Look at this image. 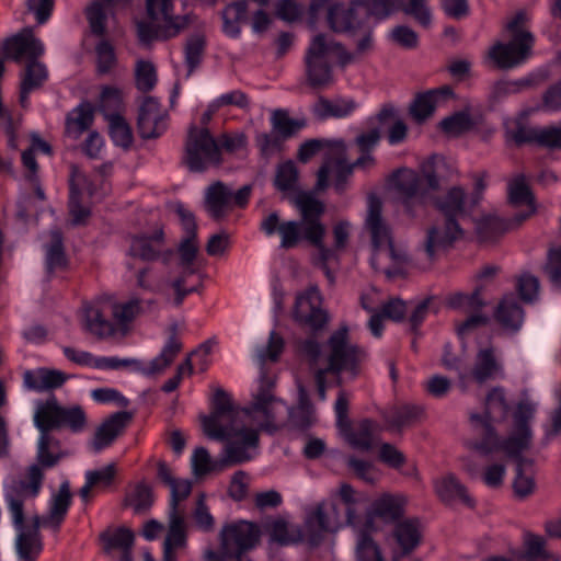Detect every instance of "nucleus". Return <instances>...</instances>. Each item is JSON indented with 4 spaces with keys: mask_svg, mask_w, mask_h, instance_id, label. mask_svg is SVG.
Returning a JSON list of instances; mask_svg holds the SVG:
<instances>
[{
    "mask_svg": "<svg viewBox=\"0 0 561 561\" xmlns=\"http://www.w3.org/2000/svg\"><path fill=\"white\" fill-rule=\"evenodd\" d=\"M485 192V184L482 180L474 183L473 192L468 196L460 186L450 187L444 195L434 197L430 203L445 217L444 227H432L427 231L424 242V253L428 260H434L436 255L450 247L454 241L459 239L462 230L458 220L460 218L471 217L476 222V232L481 241H488L491 234V219L488 215L480 219L476 218V213Z\"/></svg>",
    "mask_w": 561,
    "mask_h": 561,
    "instance_id": "nucleus-1",
    "label": "nucleus"
},
{
    "mask_svg": "<svg viewBox=\"0 0 561 561\" xmlns=\"http://www.w3.org/2000/svg\"><path fill=\"white\" fill-rule=\"evenodd\" d=\"M291 203L298 209L301 220L280 221L278 213L273 211L262 219L260 229L268 237L277 232L282 249L296 248L304 240L314 245L319 252L318 264L332 282L328 262L334 257V252L323 244L325 227L321 222L324 204L308 192H298Z\"/></svg>",
    "mask_w": 561,
    "mask_h": 561,
    "instance_id": "nucleus-2",
    "label": "nucleus"
},
{
    "mask_svg": "<svg viewBox=\"0 0 561 561\" xmlns=\"http://www.w3.org/2000/svg\"><path fill=\"white\" fill-rule=\"evenodd\" d=\"M282 404L272 393V382L265 378L261 380L259 391L249 409L234 408L229 394L222 389H217L211 414L203 417V428L209 438L221 442L231 434V431L238 430L237 424L248 420L260 430L273 433L279 428L276 415L277 405Z\"/></svg>",
    "mask_w": 561,
    "mask_h": 561,
    "instance_id": "nucleus-3",
    "label": "nucleus"
},
{
    "mask_svg": "<svg viewBox=\"0 0 561 561\" xmlns=\"http://www.w3.org/2000/svg\"><path fill=\"white\" fill-rule=\"evenodd\" d=\"M4 496L13 526L18 530L15 549L19 559L21 561H35L43 549L39 528L47 527L57 533L65 520L72 497L69 482H62L58 492L53 496L48 515L35 516L31 526L24 524V503L32 499L31 495L5 489Z\"/></svg>",
    "mask_w": 561,
    "mask_h": 561,
    "instance_id": "nucleus-4",
    "label": "nucleus"
},
{
    "mask_svg": "<svg viewBox=\"0 0 561 561\" xmlns=\"http://www.w3.org/2000/svg\"><path fill=\"white\" fill-rule=\"evenodd\" d=\"M537 411V403L520 400L512 412V425L507 436L497 437L493 433V457L503 455L515 462L513 491L517 499L524 500L535 491L533 461L523 457L533 442L531 422Z\"/></svg>",
    "mask_w": 561,
    "mask_h": 561,
    "instance_id": "nucleus-5",
    "label": "nucleus"
},
{
    "mask_svg": "<svg viewBox=\"0 0 561 561\" xmlns=\"http://www.w3.org/2000/svg\"><path fill=\"white\" fill-rule=\"evenodd\" d=\"M394 9L412 16L423 27L431 25L432 15L425 0H366L353 2L348 8L335 4L329 10L328 21L334 32H355L368 15L383 19Z\"/></svg>",
    "mask_w": 561,
    "mask_h": 561,
    "instance_id": "nucleus-6",
    "label": "nucleus"
},
{
    "mask_svg": "<svg viewBox=\"0 0 561 561\" xmlns=\"http://www.w3.org/2000/svg\"><path fill=\"white\" fill-rule=\"evenodd\" d=\"M142 311V300L139 298L118 301L114 296L104 294L83 305L84 328L100 340L124 337L130 331L131 322Z\"/></svg>",
    "mask_w": 561,
    "mask_h": 561,
    "instance_id": "nucleus-7",
    "label": "nucleus"
},
{
    "mask_svg": "<svg viewBox=\"0 0 561 561\" xmlns=\"http://www.w3.org/2000/svg\"><path fill=\"white\" fill-rule=\"evenodd\" d=\"M300 351L313 364L323 360L324 370L332 374L346 373L353 378L360 374L367 358L366 350L351 341L345 325L334 331L323 347L314 339H307L301 343Z\"/></svg>",
    "mask_w": 561,
    "mask_h": 561,
    "instance_id": "nucleus-8",
    "label": "nucleus"
},
{
    "mask_svg": "<svg viewBox=\"0 0 561 561\" xmlns=\"http://www.w3.org/2000/svg\"><path fill=\"white\" fill-rule=\"evenodd\" d=\"M34 425L39 432L36 462L30 465L21 477L13 479L5 488L7 490L21 492L24 495H31V497H36L41 492L44 470L54 468L67 455L53 430L41 426V423H34Z\"/></svg>",
    "mask_w": 561,
    "mask_h": 561,
    "instance_id": "nucleus-9",
    "label": "nucleus"
},
{
    "mask_svg": "<svg viewBox=\"0 0 561 561\" xmlns=\"http://www.w3.org/2000/svg\"><path fill=\"white\" fill-rule=\"evenodd\" d=\"M394 188L401 196L408 216L415 218L424 214L425 206L432 199V192L439 188L433 162L423 163L420 173L411 169L399 170L394 174Z\"/></svg>",
    "mask_w": 561,
    "mask_h": 561,
    "instance_id": "nucleus-10",
    "label": "nucleus"
},
{
    "mask_svg": "<svg viewBox=\"0 0 561 561\" xmlns=\"http://www.w3.org/2000/svg\"><path fill=\"white\" fill-rule=\"evenodd\" d=\"M174 1L146 0L148 20L137 23V35L142 45L175 37L188 25L186 16L174 14Z\"/></svg>",
    "mask_w": 561,
    "mask_h": 561,
    "instance_id": "nucleus-11",
    "label": "nucleus"
},
{
    "mask_svg": "<svg viewBox=\"0 0 561 561\" xmlns=\"http://www.w3.org/2000/svg\"><path fill=\"white\" fill-rule=\"evenodd\" d=\"M471 436L466 445L470 451L465 463L472 478L481 476L486 485H491V415L488 409L469 415Z\"/></svg>",
    "mask_w": 561,
    "mask_h": 561,
    "instance_id": "nucleus-12",
    "label": "nucleus"
},
{
    "mask_svg": "<svg viewBox=\"0 0 561 561\" xmlns=\"http://www.w3.org/2000/svg\"><path fill=\"white\" fill-rule=\"evenodd\" d=\"M304 529L306 540L319 545L327 534H334L344 527L341 504L334 500H323L305 510Z\"/></svg>",
    "mask_w": 561,
    "mask_h": 561,
    "instance_id": "nucleus-13",
    "label": "nucleus"
},
{
    "mask_svg": "<svg viewBox=\"0 0 561 561\" xmlns=\"http://www.w3.org/2000/svg\"><path fill=\"white\" fill-rule=\"evenodd\" d=\"M33 421L53 431L67 428L75 434L83 432L88 426V416L81 405H62L55 396L37 404Z\"/></svg>",
    "mask_w": 561,
    "mask_h": 561,
    "instance_id": "nucleus-14",
    "label": "nucleus"
},
{
    "mask_svg": "<svg viewBox=\"0 0 561 561\" xmlns=\"http://www.w3.org/2000/svg\"><path fill=\"white\" fill-rule=\"evenodd\" d=\"M178 328L173 324L170 328V336L164 344L161 353L154 357L147 367H142L141 363L135 358L118 357H96L95 368L99 369H119V368H133L142 373L146 376H153L162 373L169 367L176 355L182 350V342L178 336Z\"/></svg>",
    "mask_w": 561,
    "mask_h": 561,
    "instance_id": "nucleus-15",
    "label": "nucleus"
},
{
    "mask_svg": "<svg viewBox=\"0 0 561 561\" xmlns=\"http://www.w3.org/2000/svg\"><path fill=\"white\" fill-rule=\"evenodd\" d=\"M185 162L194 172H202L209 165L221 163L219 146L208 128H197L196 126L190 128L185 144Z\"/></svg>",
    "mask_w": 561,
    "mask_h": 561,
    "instance_id": "nucleus-16",
    "label": "nucleus"
},
{
    "mask_svg": "<svg viewBox=\"0 0 561 561\" xmlns=\"http://www.w3.org/2000/svg\"><path fill=\"white\" fill-rule=\"evenodd\" d=\"M260 537L257 525L247 520L227 524L219 534L224 554L237 561H252L247 552L257 546Z\"/></svg>",
    "mask_w": 561,
    "mask_h": 561,
    "instance_id": "nucleus-17",
    "label": "nucleus"
},
{
    "mask_svg": "<svg viewBox=\"0 0 561 561\" xmlns=\"http://www.w3.org/2000/svg\"><path fill=\"white\" fill-rule=\"evenodd\" d=\"M252 186L243 185L237 192L217 181L210 184L205 193V208L215 220L224 218L233 207L244 208L250 199Z\"/></svg>",
    "mask_w": 561,
    "mask_h": 561,
    "instance_id": "nucleus-18",
    "label": "nucleus"
},
{
    "mask_svg": "<svg viewBox=\"0 0 561 561\" xmlns=\"http://www.w3.org/2000/svg\"><path fill=\"white\" fill-rule=\"evenodd\" d=\"M328 54L329 45L325 36L322 34L314 36L305 55L307 82L313 89L327 88L334 81Z\"/></svg>",
    "mask_w": 561,
    "mask_h": 561,
    "instance_id": "nucleus-19",
    "label": "nucleus"
},
{
    "mask_svg": "<svg viewBox=\"0 0 561 561\" xmlns=\"http://www.w3.org/2000/svg\"><path fill=\"white\" fill-rule=\"evenodd\" d=\"M354 165L346 162V148L343 141L335 140L331 153L325 158L324 163L318 171L316 188L323 191L329 185V176L334 175V187L336 192L343 193L346 188V181L353 173Z\"/></svg>",
    "mask_w": 561,
    "mask_h": 561,
    "instance_id": "nucleus-20",
    "label": "nucleus"
},
{
    "mask_svg": "<svg viewBox=\"0 0 561 561\" xmlns=\"http://www.w3.org/2000/svg\"><path fill=\"white\" fill-rule=\"evenodd\" d=\"M508 196L514 206H525V210L515 215L513 219L501 218L493 214V236L517 227L536 211L535 199L524 175H518L508 183Z\"/></svg>",
    "mask_w": 561,
    "mask_h": 561,
    "instance_id": "nucleus-21",
    "label": "nucleus"
},
{
    "mask_svg": "<svg viewBox=\"0 0 561 561\" xmlns=\"http://www.w3.org/2000/svg\"><path fill=\"white\" fill-rule=\"evenodd\" d=\"M237 428L224 439L227 443L224 448V457L220 460L222 468L249 461L252 458L249 449L257 447L259 433L256 430L248 427L247 421L237 424Z\"/></svg>",
    "mask_w": 561,
    "mask_h": 561,
    "instance_id": "nucleus-22",
    "label": "nucleus"
},
{
    "mask_svg": "<svg viewBox=\"0 0 561 561\" xmlns=\"http://www.w3.org/2000/svg\"><path fill=\"white\" fill-rule=\"evenodd\" d=\"M534 46L533 34L518 33L505 43L493 44V64L501 68H514L523 64Z\"/></svg>",
    "mask_w": 561,
    "mask_h": 561,
    "instance_id": "nucleus-23",
    "label": "nucleus"
},
{
    "mask_svg": "<svg viewBox=\"0 0 561 561\" xmlns=\"http://www.w3.org/2000/svg\"><path fill=\"white\" fill-rule=\"evenodd\" d=\"M321 295L317 287H309L296 298L294 317L302 325L312 331L322 329L327 321V313L320 308Z\"/></svg>",
    "mask_w": 561,
    "mask_h": 561,
    "instance_id": "nucleus-24",
    "label": "nucleus"
},
{
    "mask_svg": "<svg viewBox=\"0 0 561 561\" xmlns=\"http://www.w3.org/2000/svg\"><path fill=\"white\" fill-rule=\"evenodd\" d=\"M168 114L153 96H146L139 105L137 127L141 138L161 136L167 129Z\"/></svg>",
    "mask_w": 561,
    "mask_h": 561,
    "instance_id": "nucleus-25",
    "label": "nucleus"
},
{
    "mask_svg": "<svg viewBox=\"0 0 561 561\" xmlns=\"http://www.w3.org/2000/svg\"><path fill=\"white\" fill-rule=\"evenodd\" d=\"M3 49L8 58L16 62L26 59L27 62L37 60L44 54L43 43L35 37L32 28H23L20 33L8 38L3 43Z\"/></svg>",
    "mask_w": 561,
    "mask_h": 561,
    "instance_id": "nucleus-26",
    "label": "nucleus"
},
{
    "mask_svg": "<svg viewBox=\"0 0 561 561\" xmlns=\"http://www.w3.org/2000/svg\"><path fill=\"white\" fill-rule=\"evenodd\" d=\"M524 318V309L513 293L504 295L493 310V320L502 331L508 334H514L520 330Z\"/></svg>",
    "mask_w": 561,
    "mask_h": 561,
    "instance_id": "nucleus-27",
    "label": "nucleus"
},
{
    "mask_svg": "<svg viewBox=\"0 0 561 561\" xmlns=\"http://www.w3.org/2000/svg\"><path fill=\"white\" fill-rule=\"evenodd\" d=\"M187 546V524L185 513H168V531L163 541L162 561H176L178 550Z\"/></svg>",
    "mask_w": 561,
    "mask_h": 561,
    "instance_id": "nucleus-28",
    "label": "nucleus"
},
{
    "mask_svg": "<svg viewBox=\"0 0 561 561\" xmlns=\"http://www.w3.org/2000/svg\"><path fill=\"white\" fill-rule=\"evenodd\" d=\"M435 490L438 499L446 505L453 506L463 504L467 507H474V500L467 488L453 473L438 478L435 482Z\"/></svg>",
    "mask_w": 561,
    "mask_h": 561,
    "instance_id": "nucleus-29",
    "label": "nucleus"
},
{
    "mask_svg": "<svg viewBox=\"0 0 561 561\" xmlns=\"http://www.w3.org/2000/svg\"><path fill=\"white\" fill-rule=\"evenodd\" d=\"M131 419V413L127 411H119L112 414L98 427L91 443L92 449L99 453L112 445L115 438L123 433Z\"/></svg>",
    "mask_w": 561,
    "mask_h": 561,
    "instance_id": "nucleus-30",
    "label": "nucleus"
},
{
    "mask_svg": "<svg viewBox=\"0 0 561 561\" xmlns=\"http://www.w3.org/2000/svg\"><path fill=\"white\" fill-rule=\"evenodd\" d=\"M453 96V90L448 85L420 93L410 105V115L415 122L422 123L433 115L435 107L442 100Z\"/></svg>",
    "mask_w": 561,
    "mask_h": 561,
    "instance_id": "nucleus-31",
    "label": "nucleus"
},
{
    "mask_svg": "<svg viewBox=\"0 0 561 561\" xmlns=\"http://www.w3.org/2000/svg\"><path fill=\"white\" fill-rule=\"evenodd\" d=\"M381 209L380 199L375 195H370L368 197L366 228L370 232L373 245L377 251L392 240L390 229L381 217Z\"/></svg>",
    "mask_w": 561,
    "mask_h": 561,
    "instance_id": "nucleus-32",
    "label": "nucleus"
},
{
    "mask_svg": "<svg viewBox=\"0 0 561 561\" xmlns=\"http://www.w3.org/2000/svg\"><path fill=\"white\" fill-rule=\"evenodd\" d=\"M68 376L56 369L38 368L23 374L24 387L35 392H45L60 388Z\"/></svg>",
    "mask_w": 561,
    "mask_h": 561,
    "instance_id": "nucleus-33",
    "label": "nucleus"
},
{
    "mask_svg": "<svg viewBox=\"0 0 561 561\" xmlns=\"http://www.w3.org/2000/svg\"><path fill=\"white\" fill-rule=\"evenodd\" d=\"M339 496L344 518V526H352L356 528L359 525L362 517V505L365 497L356 492L352 485L343 483L339 490Z\"/></svg>",
    "mask_w": 561,
    "mask_h": 561,
    "instance_id": "nucleus-34",
    "label": "nucleus"
},
{
    "mask_svg": "<svg viewBox=\"0 0 561 561\" xmlns=\"http://www.w3.org/2000/svg\"><path fill=\"white\" fill-rule=\"evenodd\" d=\"M407 499L400 494H383L371 504L370 514L385 522H394L404 514Z\"/></svg>",
    "mask_w": 561,
    "mask_h": 561,
    "instance_id": "nucleus-35",
    "label": "nucleus"
},
{
    "mask_svg": "<svg viewBox=\"0 0 561 561\" xmlns=\"http://www.w3.org/2000/svg\"><path fill=\"white\" fill-rule=\"evenodd\" d=\"M393 538L401 548V554H394V561H399L400 557L412 552L421 541V531L419 523L415 519H405L399 522L393 530Z\"/></svg>",
    "mask_w": 561,
    "mask_h": 561,
    "instance_id": "nucleus-36",
    "label": "nucleus"
},
{
    "mask_svg": "<svg viewBox=\"0 0 561 561\" xmlns=\"http://www.w3.org/2000/svg\"><path fill=\"white\" fill-rule=\"evenodd\" d=\"M103 549L106 553L113 550H121L122 561H131L130 551L134 545V534L127 528H117L113 531L106 530L100 535Z\"/></svg>",
    "mask_w": 561,
    "mask_h": 561,
    "instance_id": "nucleus-37",
    "label": "nucleus"
},
{
    "mask_svg": "<svg viewBox=\"0 0 561 561\" xmlns=\"http://www.w3.org/2000/svg\"><path fill=\"white\" fill-rule=\"evenodd\" d=\"M48 242L45 244V262L48 273L64 270L68 265V259L64 247V237L60 230L53 229L48 233Z\"/></svg>",
    "mask_w": 561,
    "mask_h": 561,
    "instance_id": "nucleus-38",
    "label": "nucleus"
},
{
    "mask_svg": "<svg viewBox=\"0 0 561 561\" xmlns=\"http://www.w3.org/2000/svg\"><path fill=\"white\" fill-rule=\"evenodd\" d=\"M515 140L518 144L535 141L548 148H561V123L539 129H519L515 134Z\"/></svg>",
    "mask_w": 561,
    "mask_h": 561,
    "instance_id": "nucleus-39",
    "label": "nucleus"
},
{
    "mask_svg": "<svg viewBox=\"0 0 561 561\" xmlns=\"http://www.w3.org/2000/svg\"><path fill=\"white\" fill-rule=\"evenodd\" d=\"M271 540L280 546L306 540L304 526L289 525L285 519L277 518L268 525Z\"/></svg>",
    "mask_w": 561,
    "mask_h": 561,
    "instance_id": "nucleus-40",
    "label": "nucleus"
},
{
    "mask_svg": "<svg viewBox=\"0 0 561 561\" xmlns=\"http://www.w3.org/2000/svg\"><path fill=\"white\" fill-rule=\"evenodd\" d=\"M380 432L381 428L377 423L364 420L348 433L347 439L354 448L368 450L375 444Z\"/></svg>",
    "mask_w": 561,
    "mask_h": 561,
    "instance_id": "nucleus-41",
    "label": "nucleus"
},
{
    "mask_svg": "<svg viewBox=\"0 0 561 561\" xmlns=\"http://www.w3.org/2000/svg\"><path fill=\"white\" fill-rule=\"evenodd\" d=\"M162 232L154 237H134L131 239L129 255L144 261L156 260L161 252Z\"/></svg>",
    "mask_w": 561,
    "mask_h": 561,
    "instance_id": "nucleus-42",
    "label": "nucleus"
},
{
    "mask_svg": "<svg viewBox=\"0 0 561 561\" xmlns=\"http://www.w3.org/2000/svg\"><path fill=\"white\" fill-rule=\"evenodd\" d=\"M424 414L420 405L407 404L392 409L385 417L389 428L400 431L417 422Z\"/></svg>",
    "mask_w": 561,
    "mask_h": 561,
    "instance_id": "nucleus-43",
    "label": "nucleus"
},
{
    "mask_svg": "<svg viewBox=\"0 0 561 561\" xmlns=\"http://www.w3.org/2000/svg\"><path fill=\"white\" fill-rule=\"evenodd\" d=\"M46 77L47 72L43 64L37 60L27 62L21 82L20 103L22 106L26 105L30 92L38 88Z\"/></svg>",
    "mask_w": 561,
    "mask_h": 561,
    "instance_id": "nucleus-44",
    "label": "nucleus"
},
{
    "mask_svg": "<svg viewBox=\"0 0 561 561\" xmlns=\"http://www.w3.org/2000/svg\"><path fill=\"white\" fill-rule=\"evenodd\" d=\"M83 174L73 165L70 178L69 211L73 225H80L90 216V210L80 204V191L78 185Z\"/></svg>",
    "mask_w": 561,
    "mask_h": 561,
    "instance_id": "nucleus-45",
    "label": "nucleus"
},
{
    "mask_svg": "<svg viewBox=\"0 0 561 561\" xmlns=\"http://www.w3.org/2000/svg\"><path fill=\"white\" fill-rule=\"evenodd\" d=\"M357 107V103L353 99H339L335 101H328L320 99L316 106V112L321 117H337L343 118L352 114Z\"/></svg>",
    "mask_w": 561,
    "mask_h": 561,
    "instance_id": "nucleus-46",
    "label": "nucleus"
},
{
    "mask_svg": "<svg viewBox=\"0 0 561 561\" xmlns=\"http://www.w3.org/2000/svg\"><path fill=\"white\" fill-rule=\"evenodd\" d=\"M299 172L291 160L279 163L276 168L274 185L283 192H295L298 188Z\"/></svg>",
    "mask_w": 561,
    "mask_h": 561,
    "instance_id": "nucleus-47",
    "label": "nucleus"
},
{
    "mask_svg": "<svg viewBox=\"0 0 561 561\" xmlns=\"http://www.w3.org/2000/svg\"><path fill=\"white\" fill-rule=\"evenodd\" d=\"M108 123L110 136L116 146L129 148L133 144V131L123 115L111 114Z\"/></svg>",
    "mask_w": 561,
    "mask_h": 561,
    "instance_id": "nucleus-48",
    "label": "nucleus"
},
{
    "mask_svg": "<svg viewBox=\"0 0 561 561\" xmlns=\"http://www.w3.org/2000/svg\"><path fill=\"white\" fill-rule=\"evenodd\" d=\"M272 127L283 139H287L295 135L305 126L304 122L293 119L284 110H275L272 114Z\"/></svg>",
    "mask_w": 561,
    "mask_h": 561,
    "instance_id": "nucleus-49",
    "label": "nucleus"
},
{
    "mask_svg": "<svg viewBox=\"0 0 561 561\" xmlns=\"http://www.w3.org/2000/svg\"><path fill=\"white\" fill-rule=\"evenodd\" d=\"M123 108L122 91L114 87H104L101 93L100 110L105 119L111 118V114L122 115Z\"/></svg>",
    "mask_w": 561,
    "mask_h": 561,
    "instance_id": "nucleus-50",
    "label": "nucleus"
},
{
    "mask_svg": "<svg viewBox=\"0 0 561 561\" xmlns=\"http://www.w3.org/2000/svg\"><path fill=\"white\" fill-rule=\"evenodd\" d=\"M153 502L151 488L145 483L136 484L125 497V504L134 507L136 513H140L151 506Z\"/></svg>",
    "mask_w": 561,
    "mask_h": 561,
    "instance_id": "nucleus-51",
    "label": "nucleus"
},
{
    "mask_svg": "<svg viewBox=\"0 0 561 561\" xmlns=\"http://www.w3.org/2000/svg\"><path fill=\"white\" fill-rule=\"evenodd\" d=\"M491 377V348L484 347L479 351L472 368L470 378L479 386L484 385Z\"/></svg>",
    "mask_w": 561,
    "mask_h": 561,
    "instance_id": "nucleus-52",
    "label": "nucleus"
},
{
    "mask_svg": "<svg viewBox=\"0 0 561 561\" xmlns=\"http://www.w3.org/2000/svg\"><path fill=\"white\" fill-rule=\"evenodd\" d=\"M136 87L141 92L151 91L157 83V71L150 61L138 60L135 68Z\"/></svg>",
    "mask_w": 561,
    "mask_h": 561,
    "instance_id": "nucleus-53",
    "label": "nucleus"
},
{
    "mask_svg": "<svg viewBox=\"0 0 561 561\" xmlns=\"http://www.w3.org/2000/svg\"><path fill=\"white\" fill-rule=\"evenodd\" d=\"M442 130L448 136H459L472 128V121L468 113L458 112L440 122Z\"/></svg>",
    "mask_w": 561,
    "mask_h": 561,
    "instance_id": "nucleus-54",
    "label": "nucleus"
},
{
    "mask_svg": "<svg viewBox=\"0 0 561 561\" xmlns=\"http://www.w3.org/2000/svg\"><path fill=\"white\" fill-rule=\"evenodd\" d=\"M93 107L90 104H81L68 118V129L77 135L82 134L93 123Z\"/></svg>",
    "mask_w": 561,
    "mask_h": 561,
    "instance_id": "nucleus-55",
    "label": "nucleus"
},
{
    "mask_svg": "<svg viewBox=\"0 0 561 561\" xmlns=\"http://www.w3.org/2000/svg\"><path fill=\"white\" fill-rule=\"evenodd\" d=\"M314 410L310 402L307 391L304 387H299L298 408L295 412L290 413L294 422L305 428L312 424Z\"/></svg>",
    "mask_w": 561,
    "mask_h": 561,
    "instance_id": "nucleus-56",
    "label": "nucleus"
},
{
    "mask_svg": "<svg viewBox=\"0 0 561 561\" xmlns=\"http://www.w3.org/2000/svg\"><path fill=\"white\" fill-rule=\"evenodd\" d=\"M197 250V237L191 238V236H185L179 248L180 264L183 268L184 275H193L195 273V268H193V263L195 261Z\"/></svg>",
    "mask_w": 561,
    "mask_h": 561,
    "instance_id": "nucleus-57",
    "label": "nucleus"
},
{
    "mask_svg": "<svg viewBox=\"0 0 561 561\" xmlns=\"http://www.w3.org/2000/svg\"><path fill=\"white\" fill-rule=\"evenodd\" d=\"M171 499L169 513H185L181 502L186 500L192 492V481L187 479H176L170 486Z\"/></svg>",
    "mask_w": 561,
    "mask_h": 561,
    "instance_id": "nucleus-58",
    "label": "nucleus"
},
{
    "mask_svg": "<svg viewBox=\"0 0 561 561\" xmlns=\"http://www.w3.org/2000/svg\"><path fill=\"white\" fill-rule=\"evenodd\" d=\"M356 556L358 561H383L379 547L364 530L358 534Z\"/></svg>",
    "mask_w": 561,
    "mask_h": 561,
    "instance_id": "nucleus-59",
    "label": "nucleus"
},
{
    "mask_svg": "<svg viewBox=\"0 0 561 561\" xmlns=\"http://www.w3.org/2000/svg\"><path fill=\"white\" fill-rule=\"evenodd\" d=\"M516 288L524 302H535L539 297V280L529 273H523L517 278Z\"/></svg>",
    "mask_w": 561,
    "mask_h": 561,
    "instance_id": "nucleus-60",
    "label": "nucleus"
},
{
    "mask_svg": "<svg viewBox=\"0 0 561 561\" xmlns=\"http://www.w3.org/2000/svg\"><path fill=\"white\" fill-rule=\"evenodd\" d=\"M92 34L103 36L106 31V12L101 2L91 3L85 10Z\"/></svg>",
    "mask_w": 561,
    "mask_h": 561,
    "instance_id": "nucleus-61",
    "label": "nucleus"
},
{
    "mask_svg": "<svg viewBox=\"0 0 561 561\" xmlns=\"http://www.w3.org/2000/svg\"><path fill=\"white\" fill-rule=\"evenodd\" d=\"M491 287V267H485L478 276L473 291L471 293V300L473 308L481 309L486 306V298Z\"/></svg>",
    "mask_w": 561,
    "mask_h": 561,
    "instance_id": "nucleus-62",
    "label": "nucleus"
},
{
    "mask_svg": "<svg viewBox=\"0 0 561 561\" xmlns=\"http://www.w3.org/2000/svg\"><path fill=\"white\" fill-rule=\"evenodd\" d=\"M95 53L98 72L108 73L116 64L113 46L107 41H101L95 47Z\"/></svg>",
    "mask_w": 561,
    "mask_h": 561,
    "instance_id": "nucleus-63",
    "label": "nucleus"
},
{
    "mask_svg": "<svg viewBox=\"0 0 561 561\" xmlns=\"http://www.w3.org/2000/svg\"><path fill=\"white\" fill-rule=\"evenodd\" d=\"M284 350V340L275 331L270 333L268 343L257 350V359L261 364L266 360L276 362Z\"/></svg>",
    "mask_w": 561,
    "mask_h": 561,
    "instance_id": "nucleus-64",
    "label": "nucleus"
}]
</instances>
